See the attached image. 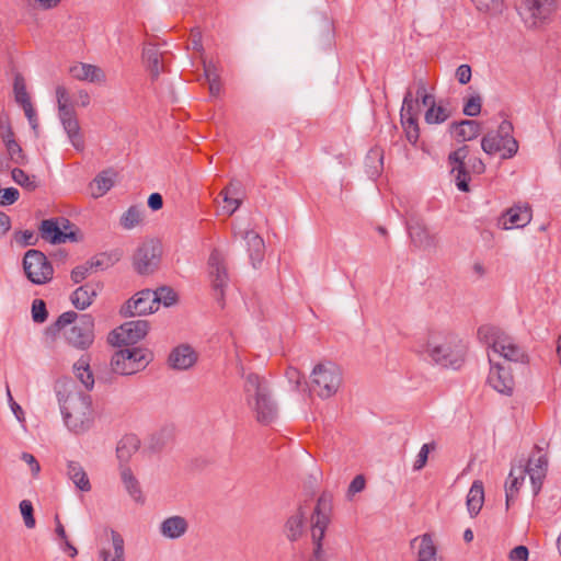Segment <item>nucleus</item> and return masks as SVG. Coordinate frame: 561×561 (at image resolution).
<instances>
[{"mask_svg": "<svg viewBox=\"0 0 561 561\" xmlns=\"http://www.w3.org/2000/svg\"><path fill=\"white\" fill-rule=\"evenodd\" d=\"M48 312L46 304L42 299H35L32 304V318L36 323H43L47 320Z\"/></svg>", "mask_w": 561, "mask_h": 561, "instance_id": "603ef678", "label": "nucleus"}, {"mask_svg": "<svg viewBox=\"0 0 561 561\" xmlns=\"http://www.w3.org/2000/svg\"><path fill=\"white\" fill-rule=\"evenodd\" d=\"M157 296V307L162 304L165 307H170L178 301L176 293L168 286L159 287L157 290H153Z\"/></svg>", "mask_w": 561, "mask_h": 561, "instance_id": "49530a36", "label": "nucleus"}, {"mask_svg": "<svg viewBox=\"0 0 561 561\" xmlns=\"http://www.w3.org/2000/svg\"><path fill=\"white\" fill-rule=\"evenodd\" d=\"M58 116L61 123L77 118L76 111L73 106H58Z\"/></svg>", "mask_w": 561, "mask_h": 561, "instance_id": "69168bd1", "label": "nucleus"}, {"mask_svg": "<svg viewBox=\"0 0 561 561\" xmlns=\"http://www.w3.org/2000/svg\"><path fill=\"white\" fill-rule=\"evenodd\" d=\"M76 377L84 386L87 392L92 390L94 387V376L90 368V358L87 355H82L73 365Z\"/></svg>", "mask_w": 561, "mask_h": 561, "instance_id": "473e14b6", "label": "nucleus"}, {"mask_svg": "<svg viewBox=\"0 0 561 561\" xmlns=\"http://www.w3.org/2000/svg\"><path fill=\"white\" fill-rule=\"evenodd\" d=\"M468 147L463 146L453 151L448 157L451 167V173L455 175L457 187L462 192L469 191L468 182L470 178L467 174L465 163V160L468 157Z\"/></svg>", "mask_w": 561, "mask_h": 561, "instance_id": "aec40b11", "label": "nucleus"}, {"mask_svg": "<svg viewBox=\"0 0 561 561\" xmlns=\"http://www.w3.org/2000/svg\"><path fill=\"white\" fill-rule=\"evenodd\" d=\"M456 78L461 84H466L471 79V68L469 65H460L456 70Z\"/></svg>", "mask_w": 561, "mask_h": 561, "instance_id": "0e129e2a", "label": "nucleus"}, {"mask_svg": "<svg viewBox=\"0 0 561 561\" xmlns=\"http://www.w3.org/2000/svg\"><path fill=\"white\" fill-rule=\"evenodd\" d=\"M158 310L157 296L151 289H144L138 291L130 298L122 308L121 312L124 316H142L152 313Z\"/></svg>", "mask_w": 561, "mask_h": 561, "instance_id": "f3484780", "label": "nucleus"}, {"mask_svg": "<svg viewBox=\"0 0 561 561\" xmlns=\"http://www.w3.org/2000/svg\"><path fill=\"white\" fill-rule=\"evenodd\" d=\"M230 285V275L226 255L218 249H213V298L216 297L222 307V299Z\"/></svg>", "mask_w": 561, "mask_h": 561, "instance_id": "2eb2a0df", "label": "nucleus"}, {"mask_svg": "<svg viewBox=\"0 0 561 561\" xmlns=\"http://www.w3.org/2000/svg\"><path fill=\"white\" fill-rule=\"evenodd\" d=\"M149 329V322L146 320H133L125 322L118 329L114 330L108 340L113 344L130 345L136 344L144 339Z\"/></svg>", "mask_w": 561, "mask_h": 561, "instance_id": "4468645a", "label": "nucleus"}, {"mask_svg": "<svg viewBox=\"0 0 561 561\" xmlns=\"http://www.w3.org/2000/svg\"><path fill=\"white\" fill-rule=\"evenodd\" d=\"M416 96L417 99H421L422 104L424 106H428V108L435 105V98L433 94L427 92L426 85L423 81L417 82Z\"/></svg>", "mask_w": 561, "mask_h": 561, "instance_id": "4d7b16f0", "label": "nucleus"}, {"mask_svg": "<svg viewBox=\"0 0 561 561\" xmlns=\"http://www.w3.org/2000/svg\"><path fill=\"white\" fill-rule=\"evenodd\" d=\"M140 442L136 435H125L117 445L116 455L121 463L127 462L139 448Z\"/></svg>", "mask_w": 561, "mask_h": 561, "instance_id": "c9c22d12", "label": "nucleus"}, {"mask_svg": "<svg viewBox=\"0 0 561 561\" xmlns=\"http://www.w3.org/2000/svg\"><path fill=\"white\" fill-rule=\"evenodd\" d=\"M477 10L489 15H497L503 11L502 0H471Z\"/></svg>", "mask_w": 561, "mask_h": 561, "instance_id": "a18cd8bd", "label": "nucleus"}, {"mask_svg": "<svg viewBox=\"0 0 561 561\" xmlns=\"http://www.w3.org/2000/svg\"><path fill=\"white\" fill-rule=\"evenodd\" d=\"M449 117V112L442 105L431 106L425 113L427 124H440Z\"/></svg>", "mask_w": 561, "mask_h": 561, "instance_id": "de8ad7c7", "label": "nucleus"}, {"mask_svg": "<svg viewBox=\"0 0 561 561\" xmlns=\"http://www.w3.org/2000/svg\"><path fill=\"white\" fill-rule=\"evenodd\" d=\"M168 54L161 51L159 46L148 44L142 51V58L147 64L148 70L152 79H157L164 71Z\"/></svg>", "mask_w": 561, "mask_h": 561, "instance_id": "5701e85b", "label": "nucleus"}, {"mask_svg": "<svg viewBox=\"0 0 561 561\" xmlns=\"http://www.w3.org/2000/svg\"><path fill=\"white\" fill-rule=\"evenodd\" d=\"M508 558L511 561H527L528 549L525 546H517L511 550Z\"/></svg>", "mask_w": 561, "mask_h": 561, "instance_id": "680f3d73", "label": "nucleus"}, {"mask_svg": "<svg viewBox=\"0 0 561 561\" xmlns=\"http://www.w3.org/2000/svg\"><path fill=\"white\" fill-rule=\"evenodd\" d=\"M13 93L15 102L21 106L31 102V96L26 89V81L22 73L16 72L13 79Z\"/></svg>", "mask_w": 561, "mask_h": 561, "instance_id": "79ce46f5", "label": "nucleus"}, {"mask_svg": "<svg viewBox=\"0 0 561 561\" xmlns=\"http://www.w3.org/2000/svg\"><path fill=\"white\" fill-rule=\"evenodd\" d=\"M20 193L14 187H8L2 191V195L0 198V205H12L19 199Z\"/></svg>", "mask_w": 561, "mask_h": 561, "instance_id": "13d9d810", "label": "nucleus"}, {"mask_svg": "<svg viewBox=\"0 0 561 561\" xmlns=\"http://www.w3.org/2000/svg\"><path fill=\"white\" fill-rule=\"evenodd\" d=\"M342 385L341 368L332 362L317 364L310 375V390L322 399L333 397Z\"/></svg>", "mask_w": 561, "mask_h": 561, "instance_id": "423d86ee", "label": "nucleus"}, {"mask_svg": "<svg viewBox=\"0 0 561 561\" xmlns=\"http://www.w3.org/2000/svg\"><path fill=\"white\" fill-rule=\"evenodd\" d=\"M419 113V101L413 99V95L410 91L407 92L401 107V119H409V116H411L413 119H417Z\"/></svg>", "mask_w": 561, "mask_h": 561, "instance_id": "37998d69", "label": "nucleus"}, {"mask_svg": "<svg viewBox=\"0 0 561 561\" xmlns=\"http://www.w3.org/2000/svg\"><path fill=\"white\" fill-rule=\"evenodd\" d=\"M488 382L494 390L503 394H511L515 386L510 368L499 364H492Z\"/></svg>", "mask_w": 561, "mask_h": 561, "instance_id": "412c9836", "label": "nucleus"}, {"mask_svg": "<svg viewBox=\"0 0 561 561\" xmlns=\"http://www.w3.org/2000/svg\"><path fill=\"white\" fill-rule=\"evenodd\" d=\"M67 474L77 489L82 492L91 490V483L83 467L77 461H69L67 465Z\"/></svg>", "mask_w": 561, "mask_h": 561, "instance_id": "72a5a7b5", "label": "nucleus"}, {"mask_svg": "<svg viewBox=\"0 0 561 561\" xmlns=\"http://www.w3.org/2000/svg\"><path fill=\"white\" fill-rule=\"evenodd\" d=\"M70 75L80 81H89L92 83H104L106 76L104 71L94 65L79 62L69 69Z\"/></svg>", "mask_w": 561, "mask_h": 561, "instance_id": "b1692460", "label": "nucleus"}, {"mask_svg": "<svg viewBox=\"0 0 561 561\" xmlns=\"http://www.w3.org/2000/svg\"><path fill=\"white\" fill-rule=\"evenodd\" d=\"M96 289L91 284H85L77 288L71 295L72 305L79 309L84 310L92 305Z\"/></svg>", "mask_w": 561, "mask_h": 561, "instance_id": "f704fd0d", "label": "nucleus"}, {"mask_svg": "<svg viewBox=\"0 0 561 561\" xmlns=\"http://www.w3.org/2000/svg\"><path fill=\"white\" fill-rule=\"evenodd\" d=\"M481 96L476 94L467 99L463 105V113L468 116H477L481 112Z\"/></svg>", "mask_w": 561, "mask_h": 561, "instance_id": "864d4df0", "label": "nucleus"}, {"mask_svg": "<svg viewBox=\"0 0 561 561\" xmlns=\"http://www.w3.org/2000/svg\"><path fill=\"white\" fill-rule=\"evenodd\" d=\"M69 227L70 221L66 218L45 219L41 224L39 233L44 240L53 244H60L76 239L72 231H66Z\"/></svg>", "mask_w": 561, "mask_h": 561, "instance_id": "dca6fc26", "label": "nucleus"}, {"mask_svg": "<svg viewBox=\"0 0 561 561\" xmlns=\"http://www.w3.org/2000/svg\"><path fill=\"white\" fill-rule=\"evenodd\" d=\"M152 354L141 347H125L116 351L111 359V367L115 374L133 375L146 368L151 362Z\"/></svg>", "mask_w": 561, "mask_h": 561, "instance_id": "9d476101", "label": "nucleus"}, {"mask_svg": "<svg viewBox=\"0 0 561 561\" xmlns=\"http://www.w3.org/2000/svg\"><path fill=\"white\" fill-rule=\"evenodd\" d=\"M331 502L325 496L318 499L317 504L310 517L311 523V537L316 545L314 556L309 561H323L321 559V540L324 537L328 525L331 518Z\"/></svg>", "mask_w": 561, "mask_h": 561, "instance_id": "9b49d317", "label": "nucleus"}, {"mask_svg": "<svg viewBox=\"0 0 561 561\" xmlns=\"http://www.w3.org/2000/svg\"><path fill=\"white\" fill-rule=\"evenodd\" d=\"M68 138L73 146V148L78 151H82L84 149V140L80 131V125L78 118H73L67 122L61 123Z\"/></svg>", "mask_w": 561, "mask_h": 561, "instance_id": "58836bf2", "label": "nucleus"}, {"mask_svg": "<svg viewBox=\"0 0 561 561\" xmlns=\"http://www.w3.org/2000/svg\"><path fill=\"white\" fill-rule=\"evenodd\" d=\"M115 176L116 173L112 169L99 173L90 185L92 196L98 198L105 195L114 186Z\"/></svg>", "mask_w": 561, "mask_h": 561, "instance_id": "7c9ffc66", "label": "nucleus"}, {"mask_svg": "<svg viewBox=\"0 0 561 561\" xmlns=\"http://www.w3.org/2000/svg\"><path fill=\"white\" fill-rule=\"evenodd\" d=\"M451 129L458 141L472 140L477 138L482 130L481 124L477 121H462L458 124H453Z\"/></svg>", "mask_w": 561, "mask_h": 561, "instance_id": "c756f323", "label": "nucleus"}, {"mask_svg": "<svg viewBox=\"0 0 561 561\" xmlns=\"http://www.w3.org/2000/svg\"><path fill=\"white\" fill-rule=\"evenodd\" d=\"M412 547H417V561H439L433 538L428 534L414 538Z\"/></svg>", "mask_w": 561, "mask_h": 561, "instance_id": "cd10ccee", "label": "nucleus"}, {"mask_svg": "<svg viewBox=\"0 0 561 561\" xmlns=\"http://www.w3.org/2000/svg\"><path fill=\"white\" fill-rule=\"evenodd\" d=\"M187 522L182 516H171L165 518L160 525V533L163 537L170 539H178L182 537L187 530Z\"/></svg>", "mask_w": 561, "mask_h": 561, "instance_id": "bb28decb", "label": "nucleus"}, {"mask_svg": "<svg viewBox=\"0 0 561 561\" xmlns=\"http://www.w3.org/2000/svg\"><path fill=\"white\" fill-rule=\"evenodd\" d=\"M245 403L254 419L263 425L271 424L278 414L277 404L268 382L256 374H249L243 385Z\"/></svg>", "mask_w": 561, "mask_h": 561, "instance_id": "7ed1b4c3", "label": "nucleus"}, {"mask_svg": "<svg viewBox=\"0 0 561 561\" xmlns=\"http://www.w3.org/2000/svg\"><path fill=\"white\" fill-rule=\"evenodd\" d=\"M21 459L30 466L33 476H37L41 471V466L36 458L30 453H22Z\"/></svg>", "mask_w": 561, "mask_h": 561, "instance_id": "e2e57ef3", "label": "nucleus"}, {"mask_svg": "<svg viewBox=\"0 0 561 561\" xmlns=\"http://www.w3.org/2000/svg\"><path fill=\"white\" fill-rule=\"evenodd\" d=\"M5 148L12 162L21 165L26 163V156L16 140H9Z\"/></svg>", "mask_w": 561, "mask_h": 561, "instance_id": "8fccbe9b", "label": "nucleus"}, {"mask_svg": "<svg viewBox=\"0 0 561 561\" xmlns=\"http://www.w3.org/2000/svg\"><path fill=\"white\" fill-rule=\"evenodd\" d=\"M188 47H191L193 51L198 55L201 64L203 65L205 81L209 83L210 69L206 65V60L203 56L202 32L198 27L191 30Z\"/></svg>", "mask_w": 561, "mask_h": 561, "instance_id": "4c0bfd02", "label": "nucleus"}, {"mask_svg": "<svg viewBox=\"0 0 561 561\" xmlns=\"http://www.w3.org/2000/svg\"><path fill=\"white\" fill-rule=\"evenodd\" d=\"M121 479L128 494L136 502H142L144 499L139 482L133 474L130 468L123 465L121 466Z\"/></svg>", "mask_w": 561, "mask_h": 561, "instance_id": "e433bc0d", "label": "nucleus"}, {"mask_svg": "<svg viewBox=\"0 0 561 561\" xmlns=\"http://www.w3.org/2000/svg\"><path fill=\"white\" fill-rule=\"evenodd\" d=\"M56 96H57V103L58 106H67L69 104V93L67 89L64 85H58L56 88Z\"/></svg>", "mask_w": 561, "mask_h": 561, "instance_id": "774afa93", "label": "nucleus"}, {"mask_svg": "<svg viewBox=\"0 0 561 561\" xmlns=\"http://www.w3.org/2000/svg\"><path fill=\"white\" fill-rule=\"evenodd\" d=\"M161 245L159 242L149 240L142 242L136 250L133 264L135 270L141 274L153 273L160 264Z\"/></svg>", "mask_w": 561, "mask_h": 561, "instance_id": "ddd939ff", "label": "nucleus"}, {"mask_svg": "<svg viewBox=\"0 0 561 561\" xmlns=\"http://www.w3.org/2000/svg\"><path fill=\"white\" fill-rule=\"evenodd\" d=\"M20 510H21V514L23 516L25 526L27 528H34L35 518L33 515L34 510H33L32 503L28 500L21 501Z\"/></svg>", "mask_w": 561, "mask_h": 561, "instance_id": "6e6d98bb", "label": "nucleus"}, {"mask_svg": "<svg viewBox=\"0 0 561 561\" xmlns=\"http://www.w3.org/2000/svg\"><path fill=\"white\" fill-rule=\"evenodd\" d=\"M401 122L408 141L412 145H415L420 136L417 119H413L411 116H409V119H401Z\"/></svg>", "mask_w": 561, "mask_h": 561, "instance_id": "09e8293b", "label": "nucleus"}, {"mask_svg": "<svg viewBox=\"0 0 561 561\" xmlns=\"http://www.w3.org/2000/svg\"><path fill=\"white\" fill-rule=\"evenodd\" d=\"M548 469L547 453L539 447H535L531 451L527 465L513 467L510 471L507 481L505 483L506 505L510 506L513 502L525 481V474L529 476L533 492L537 494L542 485Z\"/></svg>", "mask_w": 561, "mask_h": 561, "instance_id": "20e7f679", "label": "nucleus"}, {"mask_svg": "<svg viewBox=\"0 0 561 561\" xmlns=\"http://www.w3.org/2000/svg\"><path fill=\"white\" fill-rule=\"evenodd\" d=\"M309 514V508L306 505H300L286 520L284 525V534L290 541L299 540L305 534L306 517Z\"/></svg>", "mask_w": 561, "mask_h": 561, "instance_id": "4be33fe9", "label": "nucleus"}, {"mask_svg": "<svg viewBox=\"0 0 561 561\" xmlns=\"http://www.w3.org/2000/svg\"><path fill=\"white\" fill-rule=\"evenodd\" d=\"M243 238L247 241L251 263L253 267H256L264 259V240L253 230L245 231Z\"/></svg>", "mask_w": 561, "mask_h": 561, "instance_id": "a878e982", "label": "nucleus"}, {"mask_svg": "<svg viewBox=\"0 0 561 561\" xmlns=\"http://www.w3.org/2000/svg\"><path fill=\"white\" fill-rule=\"evenodd\" d=\"M435 444L434 443H428V444H424L417 456H416V459L414 461V465H413V469L414 470H421L422 468L425 467L426 462H427V458H428V454L435 449Z\"/></svg>", "mask_w": 561, "mask_h": 561, "instance_id": "5fc2aeb1", "label": "nucleus"}, {"mask_svg": "<svg viewBox=\"0 0 561 561\" xmlns=\"http://www.w3.org/2000/svg\"><path fill=\"white\" fill-rule=\"evenodd\" d=\"M11 175L13 181L19 184L20 186L28 190L34 191L37 187L36 176L35 175H28L26 172H24L20 168H14L11 171Z\"/></svg>", "mask_w": 561, "mask_h": 561, "instance_id": "c03bdc74", "label": "nucleus"}, {"mask_svg": "<svg viewBox=\"0 0 561 561\" xmlns=\"http://www.w3.org/2000/svg\"><path fill=\"white\" fill-rule=\"evenodd\" d=\"M409 233L412 243L424 252H435L439 247V234L423 225L411 226Z\"/></svg>", "mask_w": 561, "mask_h": 561, "instance_id": "6ab92c4d", "label": "nucleus"}, {"mask_svg": "<svg viewBox=\"0 0 561 561\" xmlns=\"http://www.w3.org/2000/svg\"><path fill=\"white\" fill-rule=\"evenodd\" d=\"M533 218L531 208L527 204H516L508 208L499 219V225L505 229L526 227Z\"/></svg>", "mask_w": 561, "mask_h": 561, "instance_id": "a211bd4d", "label": "nucleus"}, {"mask_svg": "<svg viewBox=\"0 0 561 561\" xmlns=\"http://www.w3.org/2000/svg\"><path fill=\"white\" fill-rule=\"evenodd\" d=\"M61 0H27V3L37 10H50L56 8Z\"/></svg>", "mask_w": 561, "mask_h": 561, "instance_id": "052dcab7", "label": "nucleus"}, {"mask_svg": "<svg viewBox=\"0 0 561 561\" xmlns=\"http://www.w3.org/2000/svg\"><path fill=\"white\" fill-rule=\"evenodd\" d=\"M26 277L36 285L48 283L53 278L54 268L46 255L39 250L26 251L23 259Z\"/></svg>", "mask_w": 561, "mask_h": 561, "instance_id": "f8f14e48", "label": "nucleus"}, {"mask_svg": "<svg viewBox=\"0 0 561 561\" xmlns=\"http://www.w3.org/2000/svg\"><path fill=\"white\" fill-rule=\"evenodd\" d=\"M57 397L66 426L79 434L88 431L93 423L92 399L87 391L76 390L72 380L57 383Z\"/></svg>", "mask_w": 561, "mask_h": 561, "instance_id": "f257e3e1", "label": "nucleus"}, {"mask_svg": "<svg viewBox=\"0 0 561 561\" xmlns=\"http://www.w3.org/2000/svg\"><path fill=\"white\" fill-rule=\"evenodd\" d=\"M115 260L111 254L100 253L88 261V264L91 270H106L114 264Z\"/></svg>", "mask_w": 561, "mask_h": 561, "instance_id": "3c124183", "label": "nucleus"}, {"mask_svg": "<svg viewBox=\"0 0 561 561\" xmlns=\"http://www.w3.org/2000/svg\"><path fill=\"white\" fill-rule=\"evenodd\" d=\"M72 327L66 332L67 342L78 350H88L94 341V319L91 314L78 316L75 311H66L47 329L56 334L66 325Z\"/></svg>", "mask_w": 561, "mask_h": 561, "instance_id": "39448f33", "label": "nucleus"}, {"mask_svg": "<svg viewBox=\"0 0 561 561\" xmlns=\"http://www.w3.org/2000/svg\"><path fill=\"white\" fill-rule=\"evenodd\" d=\"M219 196L221 197L222 205L218 215L231 216L239 208L240 199L234 196L230 187L224 190Z\"/></svg>", "mask_w": 561, "mask_h": 561, "instance_id": "a19ab883", "label": "nucleus"}, {"mask_svg": "<svg viewBox=\"0 0 561 561\" xmlns=\"http://www.w3.org/2000/svg\"><path fill=\"white\" fill-rule=\"evenodd\" d=\"M484 503V489L483 483L477 480L472 483L467 495V508L469 514L473 517L479 514Z\"/></svg>", "mask_w": 561, "mask_h": 561, "instance_id": "2f4dec72", "label": "nucleus"}, {"mask_svg": "<svg viewBox=\"0 0 561 561\" xmlns=\"http://www.w3.org/2000/svg\"><path fill=\"white\" fill-rule=\"evenodd\" d=\"M365 478L363 476H356L348 486V493L355 494L363 491L365 489Z\"/></svg>", "mask_w": 561, "mask_h": 561, "instance_id": "338daca9", "label": "nucleus"}, {"mask_svg": "<svg viewBox=\"0 0 561 561\" xmlns=\"http://www.w3.org/2000/svg\"><path fill=\"white\" fill-rule=\"evenodd\" d=\"M422 351L434 363L457 369L465 362L467 347L457 335L445 330L431 329L423 340Z\"/></svg>", "mask_w": 561, "mask_h": 561, "instance_id": "f03ea898", "label": "nucleus"}, {"mask_svg": "<svg viewBox=\"0 0 561 561\" xmlns=\"http://www.w3.org/2000/svg\"><path fill=\"white\" fill-rule=\"evenodd\" d=\"M111 538L113 550H100V561H125V545L122 535L115 530H112Z\"/></svg>", "mask_w": 561, "mask_h": 561, "instance_id": "c85d7f7f", "label": "nucleus"}, {"mask_svg": "<svg viewBox=\"0 0 561 561\" xmlns=\"http://www.w3.org/2000/svg\"><path fill=\"white\" fill-rule=\"evenodd\" d=\"M90 271H91V267L89 266L88 262L83 265L76 266L71 271V279L77 284L81 283L83 279L87 278Z\"/></svg>", "mask_w": 561, "mask_h": 561, "instance_id": "bf43d9fd", "label": "nucleus"}, {"mask_svg": "<svg viewBox=\"0 0 561 561\" xmlns=\"http://www.w3.org/2000/svg\"><path fill=\"white\" fill-rule=\"evenodd\" d=\"M513 125L508 121H503L496 133H489L481 140L482 150L486 154L501 153L503 159L514 157L518 151V142L513 137Z\"/></svg>", "mask_w": 561, "mask_h": 561, "instance_id": "1a4fd4ad", "label": "nucleus"}, {"mask_svg": "<svg viewBox=\"0 0 561 561\" xmlns=\"http://www.w3.org/2000/svg\"><path fill=\"white\" fill-rule=\"evenodd\" d=\"M518 15L528 28L547 24L558 9L557 0H515Z\"/></svg>", "mask_w": 561, "mask_h": 561, "instance_id": "6e6552de", "label": "nucleus"}, {"mask_svg": "<svg viewBox=\"0 0 561 561\" xmlns=\"http://www.w3.org/2000/svg\"><path fill=\"white\" fill-rule=\"evenodd\" d=\"M197 359L195 351L190 345H179L169 355V364L174 369H187Z\"/></svg>", "mask_w": 561, "mask_h": 561, "instance_id": "393cba45", "label": "nucleus"}, {"mask_svg": "<svg viewBox=\"0 0 561 561\" xmlns=\"http://www.w3.org/2000/svg\"><path fill=\"white\" fill-rule=\"evenodd\" d=\"M479 335L492 348L493 353L499 354L510 362H524L526 354L524 350L499 328L484 325L479 329Z\"/></svg>", "mask_w": 561, "mask_h": 561, "instance_id": "0eeeda50", "label": "nucleus"}, {"mask_svg": "<svg viewBox=\"0 0 561 561\" xmlns=\"http://www.w3.org/2000/svg\"><path fill=\"white\" fill-rule=\"evenodd\" d=\"M142 220V208L137 205L130 206L119 218V225L130 230L138 226Z\"/></svg>", "mask_w": 561, "mask_h": 561, "instance_id": "ea45409f", "label": "nucleus"}]
</instances>
